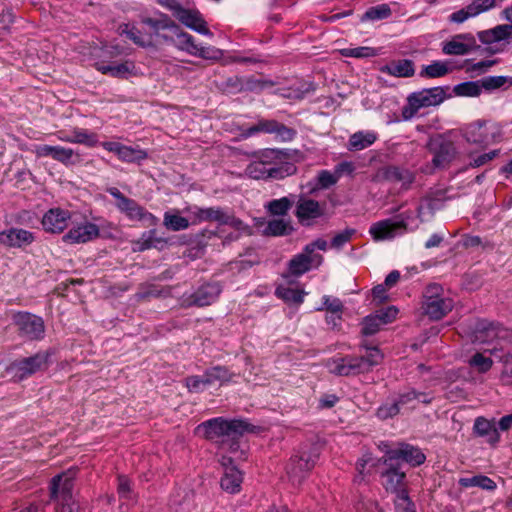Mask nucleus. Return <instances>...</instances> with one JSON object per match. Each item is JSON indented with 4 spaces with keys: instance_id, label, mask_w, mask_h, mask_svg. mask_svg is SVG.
<instances>
[{
    "instance_id": "obj_50",
    "label": "nucleus",
    "mask_w": 512,
    "mask_h": 512,
    "mask_svg": "<svg viewBox=\"0 0 512 512\" xmlns=\"http://www.w3.org/2000/svg\"><path fill=\"white\" fill-rule=\"evenodd\" d=\"M376 464L375 459L370 453L364 454L356 463L357 475L355 476V482H361L365 476L370 473L372 467Z\"/></svg>"
},
{
    "instance_id": "obj_26",
    "label": "nucleus",
    "mask_w": 512,
    "mask_h": 512,
    "mask_svg": "<svg viewBox=\"0 0 512 512\" xmlns=\"http://www.w3.org/2000/svg\"><path fill=\"white\" fill-rule=\"evenodd\" d=\"M58 140L72 144H82L87 147H94L98 144L97 134L87 129L73 128L70 132L58 131L56 133Z\"/></svg>"
},
{
    "instance_id": "obj_43",
    "label": "nucleus",
    "mask_w": 512,
    "mask_h": 512,
    "mask_svg": "<svg viewBox=\"0 0 512 512\" xmlns=\"http://www.w3.org/2000/svg\"><path fill=\"white\" fill-rule=\"evenodd\" d=\"M384 175L388 181L399 183L404 188H407L414 180L412 172L396 166L388 167Z\"/></svg>"
},
{
    "instance_id": "obj_31",
    "label": "nucleus",
    "mask_w": 512,
    "mask_h": 512,
    "mask_svg": "<svg viewBox=\"0 0 512 512\" xmlns=\"http://www.w3.org/2000/svg\"><path fill=\"white\" fill-rule=\"evenodd\" d=\"M260 133L275 134L276 138L287 142L296 136V131L292 128L273 119H260L258 121Z\"/></svg>"
},
{
    "instance_id": "obj_40",
    "label": "nucleus",
    "mask_w": 512,
    "mask_h": 512,
    "mask_svg": "<svg viewBox=\"0 0 512 512\" xmlns=\"http://www.w3.org/2000/svg\"><path fill=\"white\" fill-rule=\"evenodd\" d=\"M295 201V196H285L279 199H274L267 202L264 207L266 211L273 216H285L292 208Z\"/></svg>"
},
{
    "instance_id": "obj_53",
    "label": "nucleus",
    "mask_w": 512,
    "mask_h": 512,
    "mask_svg": "<svg viewBox=\"0 0 512 512\" xmlns=\"http://www.w3.org/2000/svg\"><path fill=\"white\" fill-rule=\"evenodd\" d=\"M252 157L268 167H277V163L280 159L278 151L275 149H264L255 152Z\"/></svg>"
},
{
    "instance_id": "obj_62",
    "label": "nucleus",
    "mask_w": 512,
    "mask_h": 512,
    "mask_svg": "<svg viewBox=\"0 0 512 512\" xmlns=\"http://www.w3.org/2000/svg\"><path fill=\"white\" fill-rule=\"evenodd\" d=\"M318 184L321 188L327 189L338 181V176L336 173H331L328 170H322L319 172L317 176Z\"/></svg>"
},
{
    "instance_id": "obj_33",
    "label": "nucleus",
    "mask_w": 512,
    "mask_h": 512,
    "mask_svg": "<svg viewBox=\"0 0 512 512\" xmlns=\"http://www.w3.org/2000/svg\"><path fill=\"white\" fill-rule=\"evenodd\" d=\"M295 214L301 224H309L310 220L321 217L323 211L318 201L313 199H300L297 203Z\"/></svg>"
},
{
    "instance_id": "obj_45",
    "label": "nucleus",
    "mask_w": 512,
    "mask_h": 512,
    "mask_svg": "<svg viewBox=\"0 0 512 512\" xmlns=\"http://www.w3.org/2000/svg\"><path fill=\"white\" fill-rule=\"evenodd\" d=\"M453 91L461 97H478L483 91L481 79L459 83L454 86Z\"/></svg>"
},
{
    "instance_id": "obj_27",
    "label": "nucleus",
    "mask_w": 512,
    "mask_h": 512,
    "mask_svg": "<svg viewBox=\"0 0 512 512\" xmlns=\"http://www.w3.org/2000/svg\"><path fill=\"white\" fill-rule=\"evenodd\" d=\"M323 258L321 255H311L303 250L302 253L295 255L288 265L291 275L300 276L308 272L313 266H319Z\"/></svg>"
},
{
    "instance_id": "obj_55",
    "label": "nucleus",
    "mask_w": 512,
    "mask_h": 512,
    "mask_svg": "<svg viewBox=\"0 0 512 512\" xmlns=\"http://www.w3.org/2000/svg\"><path fill=\"white\" fill-rule=\"evenodd\" d=\"M206 372L210 378L211 384H224L229 382L232 378V374L228 371V369L222 366L212 367L207 369Z\"/></svg>"
},
{
    "instance_id": "obj_14",
    "label": "nucleus",
    "mask_w": 512,
    "mask_h": 512,
    "mask_svg": "<svg viewBox=\"0 0 512 512\" xmlns=\"http://www.w3.org/2000/svg\"><path fill=\"white\" fill-rule=\"evenodd\" d=\"M221 293V287L218 283H207L200 286L195 292L184 294L182 296L183 306H207L214 303Z\"/></svg>"
},
{
    "instance_id": "obj_58",
    "label": "nucleus",
    "mask_w": 512,
    "mask_h": 512,
    "mask_svg": "<svg viewBox=\"0 0 512 512\" xmlns=\"http://www.w3.org/2000/svg\"><path fill=\"white\" fill-rule=\"evenodd\" d=\"M161 241H162V239L156 238V230L152 229V230L146 231L142 234L141 238L137 242V244L139 245L138 250L144 251L151 247H155L156 242H161Z\"/></svg>"
},
{
    "instance_id": "obj_61",
    "label": "nucleus",
    "mask_w": 512,
    "mask_h": 512,
    "mask_svg": "<svg viewBox=\"0 0 512 512\" xmlns=\"http://www.w3.org/2000/svg\"><path fill=\"white\" fill-rule=\"evenodd\" d=\"M355 512H382L378 504L371 499L361 498L354 505Z\"/></svg>"
},
{
    "instance_id": "obj_29",
    "label": "nucleus",
    "mask_w": 512,
    "mask_h": 512,
    "mask_svg": "<svg viewBox=\"0 0 512 512\" xmlns=\"http://www.w3.org/2000/svg\"><path fill=\"white\" fill-rule=\"evenodd\" d=\"M33 241V233L21 228H10L0 233V243L8 247L21 248Z\"/></svg>"
},
{
    "instance_id": "obj_28",
    "label": "nucleus",
    "mask_w": 512,
    "mask_h": 512,
    "mask_svg": "<svg viewBox=\"0 0 512 512\" xmlns=\"http://www.w3.org/2000/svg\"><path fill=\"white\" fill-rule=\"evenodd\" d=\"M95 67L102 74L115 78H128L135 74V64L130 60L121 63L99 61Z\"/></svg>"
},
{
    "instance_id": "obj_46",
    "label": "nucleus",
    "mask_w": 512,
    "mask_h": 512,
    "mask_svg": "<svg viewBox=\"0 0 512 512\" xmlns=\"http://www.w3.org/2000/svg\"><path fill=\"white\" fill-rule=\"evenodd\" d=\"M483 90L492 92L501 88L512 86V77L508 76H487L481 78Z\"/></svg>"
},
{
    "instance_id": "obj_12",
    "label": "nucleus",
    "mask_w": 512,
    "mask_h": 512,
    "mask_svg": "<svg viewBox=\"0 0 512 512\" xmlns=\"http://www.w3.org/2000/svg\"><path fill=\"white\" fill-rule=\"evenodd\" d=\"M385 466L381 472V482L387 491L396 495L405 490L406 474L401 470L400 464L396 462L386 461V455L379 460Z\"/></svg>"
},
{
    "instance_id": "obj_41",
    "label": "nucleus",
    "mask_w": 512,
    "mask_h": 512,
    "mask_svg": "<svg viewBox=\"0 0 512 512\" xmlns=\"http://www.w3.org/2000/svg\"><path fill=\"white\" fill-rule=\"evenodd\" d=\"M463 488L479 487L486 491H494L497 484L488 476L478 474L471 477H462L458 481Z\"/></svg>"
},
{
    "instance_id": "obj_21",
    "label": "nucleus",
    "mask_w": 512,
    "mask_h": 512,
    "mask_svg": "<svg viewBox=\"0 0 512 512\" xmlns=\"http://www.w3.org/2000/svg\"><path fill=\"white\" fill-rule=\"evenodd\" d=\"M75 471L68 470L55 476L51 481V496L60 502L74 501L72 496Z\"/></svg>"
},
{
    "instance_id": "obj_6",
    "label": "nucleus",
    "mask_w": 512,
    "mask_h": 512,
    "mask_svg": "<svg viewBox=\"0 0 512 512\" xmlns=\"http://www.w3.org/2000/svg\"><path fill=\"white\" fill-rule=\"evenodd\" d=\"M173 32L174 35L172 36L162 34L161 39L172 44L178 50L207 60H217L222 56L221 50L212 46H200L196 44L193 36L179 31L177 27H174Z\"/></svg>"
},
{
    "instance_id": "obj_15",
    "label": "nucleus",
    "mask_w": 512,
    "mask_h": 512,
    "mask_svg": "<svg viewBox=\"0 0 512 512\" xmlns=\"http://www.w3.org/2000/svg\"><path fill=\"white\" fill-rule=\"evenodd\" d=\"M48 366V355L46 353H37L31 357L15 361L10 369L20 380L30 377L38 371L46 369Z\"/></svg>"
},
{
    "instance_id": "obj_13",
    "label": "nucleus",
    "mask_w": 512,
    "mask_h": 512,
    "mask_svg": "<svg viewBox=\"0 0 512 512\" xmlns=\"http://www.w3.org/2000/svg\"><path fill=\"white\" fill-rule=\"evenodd\" d=\"M501 130L496 125L487 127L482 123L469 125L464 131V138L468 143L486 146L499 141Z\"/></svg>"
},
{
    "instance_id": "obj_4",
    "label": "nucleus",
    "mask_w": 512,
    "mask_h": 512,
    "mask_svg": "<svg viewBox=\"0 0 512 512\" xmlns=\"http://www.w3.org/2000/svg\"><path fill=\"white\" fill-rule=\"evenodd\" d=\"M249 428L242 420H225L222 417L207 420L196 427V433L209 440H217L224 436L241 435Z\"/></svg>"
},
{
    "instance_id": "obj_37",
    "label": "nucleus",
    "mask_w": 512,
    "mask_h": 512,
    "mask_svg": "<svg viewBox=\"0 0 512 512\" xmlns=\"http://www.w3.org/2000/svg\"><path fill=\"white\" fill-rule=\"evenodd\" d=\"M377 139L378 135L374 131H357L349 137L346 147L352 152L361 151L373 145Z\"/></svg>"
},
{
    "instance_id": "obj_17",
    "label": "nucleus",
    "mask_w": 512,
    "mask_h": 512,
    "mask_svg": "<svg viewBox=\"0 0 512 512\" xmlns=\"http://www.w3.org/2000/svg\"><path fill=\"white\" fill-rule=\"evenodd\" d=\"M386 461L396 462L402 459L411 466H420L426 460L425 454L418 447L401 444L397 449L385 450Z\"/></svg>"
},
{
    "instance_id": "obj_22",
    "label": "nucleus",
    "mask_w": 512,
    "mask_h": 512,
    "mask_svg": "<svg viewBox=\"0 0 512 512\" xmlns=\"http://www.w3.org/2000/svg\"><path fill=\"white\" fill-rule=\"evenodd\" d=\"M71 219V212L62 208L49 209L42 218V226L50 233L63 232Z\"/></svg>"
},
{
    "instance_id": "obj_34",
    "label": "nucleus",
    "mask_w": 512,
    "mask_h": 512,
    "mask_svg": "<svg viewBox=\"0 0 512 512\" xmlns=\"http://www.w3.org/2000/svg\"><path fill=\"white\" fill-rule=\"evenodd\" d=\"M456 69L455 62L451 59L435 60L422 66L419 76L423 78H440L448 75Z\"/></svg>"
},
{
    "instance_id": "obj_7",
    "label": "nucleus",
    "mask_w": 512,
    "mask_h": 512,
    "mask_svg": "<svg viewBox=\"0 0 512 512\" xmlns=\"http://www.w3.org/2000/svg\"><path fill=\"white\" fill-rule=\"evenodd\" d=\"M453 300L446 296L444 289L439 284H430L424 293L422 309L432 320H439L447 315L453 308Z\"/></svg>"
},
{
    "instance_id": "obj_1",
    "label": "nucleus",
    "mask_w": 512,
    "mask_h": 512,
    "mask_svg": "<svg viewBox=\"0 0 512 512\" xmlns=\"http://www.w3.org/2000/svg\"><path fill=\"white\" fill-rule=\"evenodd\" d=\"M366 352L361 356L346 355L344 357L331 358L326 362V367L331 374L336 376H356L368 373L374 366L383 360V354L376 346L361 345Z\"/></svg>"
},
{
    "instance_id": "obj_18",
    "label": "nucleus",
    "mask_w": 512,
    "mask_h": 512,
    "mask_svg": "<svg viewBox=\"0 0 512 512\" xmlns=\"http://www.w3.org/2000/svg\"><path fill=\"white\" fill-rule=\"evenodd\" d=\"M429 149L433 153L432 162L435 167H445L456 156L453 143L440 136L430 140Z\"/></svg>"
},
{
    "instance_id": "obj_9",
    "label": "nucleus",
    "mask_w": 512,
    "mask_h": 512,
    "mask_svg": "<svg viewBox=\"0 0 512 512\" xmlns=\"http://www.w3.org/2000/svg\"><path fill=\"white\" fill-rule=\"evenodd\" d=\"M107 192L116 199V206L130 220L145 221L148 225H155L158 219L141 207L135 200L126 197L118 188L110 187Z\"/></svg>"
},
{
    "instance_id": "obj_35",
    "label": "nucleus",
    "mask_w": 512,
    "mask_h": 512,
    "mask_svg": "<svg viewBox=\"0 0 512 512\" xmlns=\"http://www.w3.org/2000/svg\"><path fill=\"white\" fill-rule=\"evenodd\" d=\"M181 23L188 28L202 34L211 36L212 33L206 27V22L202 19L200 13L196 10L183 8L176 17Z\"/></svg>"
},
{
    "instance_id": "obj_47",
    "label": "nucleus",
    "mask_w": 512,
    "mask_h": 512,
    "mask_svg": "<svg viewBox=\"0 0 512 512\" xmlns=\"http://www.w3.org/2000/svg\"><path fill=\"white\" fill-rule=\"evenodd\" d=\"M392 11L388 4H380L377 6H372L366 10V12L361 17V22L366 21H379L383 19H387L391 16Z\"/></svg>"
},
{
    "instance_id": "obj_24",
    "label": "nucleus",
    "mask_w": 512,
    "mask_h": 512,
    "mask_svg": "<svg viewBox=\"0 0 512 512\" xmlns=\"http://www.w3.org/2000/svg\"><path fill=\"white\" fill-rule=\"evenodd\" d=\"M506 331L499 325L486 320H479L475 323L472 331V341L476 343H489L497 338L504 337Z\"/></svg>"
},
{
    "instance_id": "obj_57",
    "label": "nucleus",
    "mask_w": 512,
    "mask_h": 512,
    "mask_svg": "<svg viewBox=\"0 0 512 512\" xmlns=\"http://www.w3.org/2000/svg\"><path fill=\"white\" fill-rule=\"evenodd\" d=\"M497 0H472L470 4H468L471 12L474 17L479 16L485 12L490 11L496 6Z\"/></svg>"
},
{
    "instance_id": "obj_56",
    "label": "nucleus",
    "mask_w": 512,
    "mask_h": 512,
    "mask_svg": "<svg viewBox=\"0 0 512 512\" xmlns=\"http://www.w3.org/2000/svg\"><path fill=\"white\" fill-rule=\"evenodd\" d=\"M396 512H416L414 503L410 500L407 491H402L395 498Z\"/></svg>"
},
{
    "instance_id": "obj_59",
    "label": "nucleus",
    "mask_w": 512,
    "mask_h": 512,
    "mask_svg": "<svg viewBox=\"0 0 512 512\" xmlns=\"http://www.w3.org/2000/svg\"><path fill=\"white\" fill-rule=\"evenodd\" d=\"M381 326H382V323L376 314L369 315L364 318L362 333L364 335H373L379 331Z\"/></svg>"
},
{
    "instance_id": "obj_63",
    "label": "nucleus",
    "mask_w": 512,
    "mask_h": 512,
    "mask_svg": "<svg viewBox=\"0 0 512 512\" xmlns=\"http://www.w3.org/2000/svg\"><path fill=\"white\" fill-rule=\"evenodd\" d=\"M470 18H475L469 6L463 7L449 15V21L456 24H462Z\"/></svg>"
},
{
    "instance_id": "obj_39",
    "label": "nucleus",
    "mask_w": 512,
    "mask_h": 512,
    "mask_svg": "<svg viewBox=\"0 0 512 512\" xmlns=\"http://www.w3.org/2000/svg\"><path fill=\"white\" fill-rule=\"evenodd\" d=\"M473 428L477 435L487 437L488 442L491 444L498 443L500 440L498 428L496 427V422L494 421H489L486 418L478 417L475 419Z\"/></svg>"
},
{
    "instance_id": "obj_3",
    "label": "nucleus",
    "mask_w": 512,
    "mask_h": 512,
    "mask_svg": "<svg viewBox=\"0 0 512 512\" xmlns=\"http://www.w3.org/2000/svg\"><path fill=\"white\" fill-rule=\"evenodd\" d=\"M446 98L442 87H432L411 93L407 97V104L402 109L404 120H410L417 115L422 108L440 105Z\"/></svg>"
},
{
    "instance_id": "obj_10",
    "label": "nucleus",
    "mask_w": 512,
    "mask_h": 512,
    "mask_svg": "<svg viewBox=\"0 0 512 512\" xmlns=\"http://www.w3.org/2000/svg\"><path fill=\"white\" fill-rule=\"evenodd\" d=\"M418 229L417 223L409 221H394L392 219H384L373 223L369 228V234L375 241L392 240L399 235H403L407 231Z\"/></svg>"
},
{
    "instance_id": "obj_44",
    "label": "nucleus",
    "mask_w": 512,
    "mask_h": 512,
    "mask_svg": "<svg viewBox=\"0 0 512 512\" xmlns=\"http://www.w3.org/2000/svg\"><path fill=\"white\" fill-rule=\"evenodd\" d=\"M187 217L180 216L178 213L165 212L163 224L172 231H181L191 225L190 214Z\"/></svg>"
},
{
    "instance_id": "obj_19",
    "label": "nucleus",
    "mask_w": 512,
    "mask_h": 512,
    "mask_svg": "<svg viewBox=\"0 0 512 512\" xmlns=\"http://www.w3.org/2000/svg\"><path fill=\"white\" fill-rule=\"evenodd\" d=\"M99 233V227L96 224L84 221L73 225L62 240L68 244H83L96 239Z\"/></svg>"
},
{
    "instance_id": "obj_48",
    "label": "nucleus",
    "mask_w": 512,
    "mask_h": 512,
    "mask_svg": "<svg viewBox=\"0 0 512 512\" xmlns=\"http://www.w3.org/2000/svg\"><path fill=\"white\" fill-rule=\"evenodd\" d=\"M432 400V397L424 392H416L415 390L411 389L407 392H404L399 395V398L397 402L400 406L410 405L414 403L415 401L429 404Z\"/></svg>"
},
{
    "instance_id": "obj_36",
    "label": "nucleus",
    "mask_w": 512,
    "mask_h": 512,
    "mask_svg": "<svg viewBox=\"0 0 512 512\" xmlns=\"http://www.w3.org/2000/svg\"><path fill=\"white\" fill-rule=\"evenodd\" d=\"M512 36V25L501 24L491 29L478 32V38L483 44H492L508 40Z\"/></svg>"
},
{
    "instance_id": "obj_16",
    "label": "nucleus",
    "mask_w": 512,
    "mask_h": 512,
    "mask_svg": "<svg viewBox=\"0 0 512 512\" xmlns=\"http://www.w3.org/2000/svg\"><path fill=\"white\" fill-rule=\"evenodd\" d=\"M101 146L108 152L114 153L120 161L126 163H140L148 157L147 152L138 146H127L114 141L102 142Z\"/></svg>"
},
{
    "instance_id": "obj_30",
    "label": "nucleus",
    "mask_w": 512,
    "mask_h": 512,
    "mask_svg": "<svg viewBox=\"0 0 512 512\" xmlns=\"http://www.w3.org/2000/svg\"><path fill=\"white\" fill-rule=\"evenodd\" d=\"M245 174L256 180L261 179H281L285 177V173L282 167H268L261 164L258 160H253L248 164L245 169Z\"/></svg>"
},
{
    "instance_id": "obj_23",
    "label": "nucleus",
    "mask_w": 512,
    "mask_h": 512,
    "mask_svg": "<svg viewBox=\"0 0 512 512\" xmlns=\"http://www.w3.org/2000/svg\"><path fill=\"white\" fill-rule=\"evenodd\" d=\"M477 47L475 37L471 33L455 35L450 41L444 42L442 52L446 55H466Z\"/></svg>"
},
{
    "instance_id": "obj_5",
    "label": "nucleus",
    "mask_w": 512,
    "mask_h": 512,
    "mask_svg": "<svg viewBox=\"0 0 512 512\" xmlns=\"http://www.w3.org/2000/svg\"><path fill=\"white\" fill-rule=\"evenodd\" d=\"M190 214L191 225H197L202 222H217L221 225H229L238 230H244L247 226L242 220L236 218L233 214L220 207H198L191 206L184 210Z\"/></svg>"
},
{
    "instance_id": "obj_8",
    "label": "nucleus",
    "mask_w": 512,
    "mask_h": 512,
    "mask_svg": "<svg viewBox=\"0 0 512 512\" xmlns=\"http://www.w3.org/2000/svg\"><path fill=\"white\" fill-rule=\"evenodd\" d=\"M317 459L318 453L314 448L301 450L292 456L286 467L290 481L293 484H300L314 467Z\"/></svg>"
},
{
    "instance_id": "obj_11",
    "label": "nucleus",
    "mask_w": 512,
    "mask_h": 512,
    "mask_svg": "<svg viewBox=\"0 0 512 512\" xmlns=\"http://www.w3.org/2000/svg\"><path fill=\"white\" fill-rule=\"evenodd\" d=\"M19 335L26 340H40L44 337L45 325L41 317L28 312H19L14 316Z\"/></svg>"
},
{
    "instance_id": "obj_38",
    "label": "nucleus",
    "mask_w": 512,
    "mask_h": 512,
    "mask_svg": "<svg viewBox=\"0 0 512 512\" xmlns=\"http://www.w3.org/2000/svg\"><path fill=\"white\" fill-rule=\"evenodd\" d=\"M444 202L440 198L425 197L417 207V218L420 223L430 221L435 212L442 209Z\"/></svg>"
},
{
    "instance_id": "obj_32",
    "label": "nucleus",
    "mask_w": 512,
    "mask_h": 512,
    "mask_svg": "<svg viewBox=\"0 0 512 512\" xmlns=\"http://www.w3.org/2000/svg\"><path fill=\"white\" fill-rule=\"evenodd\" d=\"M381 73L397 78H409L415 74V64L410 59H397L379 68Z\"/></svg>"
},
{
    "instance_id": "obj_52",
    "label": "nucleus",
    "mask_w": 512,
    "mask_h": 512,
    "mask_svg": "<svg viewBox=\"0 0 512 512\" xmlns=\"http://www.w3.org/2000/svg\"><path fill=\"white\" fill-rule=\"evenodd\" d=\"M344 57L352 58H371L377 56L379 53L375 48L368 46H361L355 48H344L341 51Z\"/></svg>"
},
{
    "instance_id": "obj_54",
    "label": "nucleus",
    "mask_w": 512,
    "mask_h": 512,
    "mask_svg": "<svg viewBox=\"0 0 512 512\" xmlns=\"http://www.w3.org/2000/svg\"><path fill=\"white\" fill-rule=\"evenodd\" d=\"M469 365L476 369L479 373H486L493 365V361L490 357L483 355L482 353L474 354L468 361Z\"/></svg>"
},
{
    "instance_id": "obj_51",
    "label": "nucleus",
    "mask_w": 512,
    "mask_h": 512,
    "mask_svg": "<svg viewBox=\"0 0 512 512\" xmlns=\"http://www.w3.org/2000/svg\"><path fill=\"white\" fill-rule=\"evenodd\" d=\"M276 295L285 302L301 304L304 300L305 292L290 287H279L276 289Z\"/></svg>"
},
{
    "instance_id": "obj_49",
    "label": "nucleus",
    "mask_w": 512,
    "mask_h": 512,
    "mask_svg": "<svg viewBox=\"0 0 512 512\" xmlns=\"http://www.w3.org/2000/svg\"><path fill=\"white\" fill-rule=\"evenodd\" d=\"M290 230L289 222L283 219H273L267 223L264 234L267 236H283L289 234Z\"/></svg>"
},
{
    "instance_id": "obj_60",
    "label": "nucleus",
    "mask_w": 512,
    "mask_h": 512,
    "mask_svg": "<svg viewBox=\"0 0 512 512\" xmlns=\"http://www.w3.org/2000/svg\"><path fill=\"white\" fill-rule=\"evenodd\" d=\"M400 411V405L397 401L390 404H384L377 410V416L380 419H387L397 415Z\"/></svg>"
},
{
    "instance_id": "obj_64",
    "label": "nucleus",
    "mask_w": 512,
    "mask_h": 512,
    "mask_svg": "<svg viewBox=\"0 0 512 512\" xmlns=\"http://www.w3.org/2000/svg\"><path fill=\"white\" fill-rule=\"evenodd\" d=\"M501 381L505 385H512V355H507L504 358Z\"/></svg>"
},
{
    "instance_id": "obj_42",
    "label": "nucleus",
    "mask_w": 512,
    "mask_h": 512,
    "mask_svg": "<svg viewBox=\"0 0 512 512\" xmlns=\"http://www.w3.org/2000/svg\"><path fill=\"white\" fill-rule=\"evenodd\" d=\"M322 301H323L322 306L317 307L316 310L317 311L327 310L328 312L332 313L333 315H337L336 317L335 316H331V317L327 316L326 317V321L328 323L333 322V324L336 325V320L341 319V313L343 312V309H344L342 301L339 298L331 297L328 295H324L322 297Z\"/></svg>"
},
{
    "instance_id": "obj_25",
    "label": "nucleus",
    "mask_w": 512,
    "mask_h": 512,
    "mask_svg": "<svg viewBox=\"0 0 512 512\" xmlns=\"http://www.w3.org/2000/svg\"><path fill=\"white\" fill-rule=\"evenodd\" d=\"M221 465L224 467V475L221 479V487L229 493L240 491L242 483L241 472L232 464V459L226 456L221 458Z\"/></svg>"
},
{
    "instance_id": "obj_2",
    "label": "nucleus",
    "mask_w": 512,
    "mask_h": 512,
    "mask_svg": "<svg viewBox=\"0 0 512 512\" xmlns=\"http://www.w3.org/2000/svg\"><path fill=\"white\" fill-rule=\"evenodd\" d=\"M172 25L167 17L162 19L145 18L142 20V28L125 24L121 33L125 34L135 44L146 47L155 42V37L161 38L160 30L170 28Z\"/></svg>"
},
{
    "instance_id": "obj_20",
    "label": "nucleus",
    "mask_w": 512,
    "mask_h": 512,
    "mask_svg": "<svg viewBox=\"0 0 512 512\" xmlns=\"http://www.w3.org/2000/svg\"><path fill=\"white\" fill-rule=\"evenodd\" d=\"M33 153L38 158L51 157L65 166L73 164L74 157L79 158V154H77L73 149L59 145H36L33 149Z\"/></svg>"
}]
</instances>
